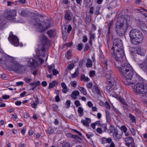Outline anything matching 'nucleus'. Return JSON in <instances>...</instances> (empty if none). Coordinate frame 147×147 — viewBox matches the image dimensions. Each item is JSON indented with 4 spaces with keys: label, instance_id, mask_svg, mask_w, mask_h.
Here are the masks:
<instances>
[{
    "label": "nucleus",
    "instance_id": "obj_8",
    "mask_svg": "<svg viewBox=\"0 0 147 147\" xmlns=\"http://www.w3.org/2000/svg\"><path fill=\"white\" fill-rule=\"evenodd\" d=\"M121 75L123 80V81L125 84L126 81H127V82H129L131 80L133 76L134 75V70L132 68L131 69L123 73V74H121Z\"/></svg>",
    "mask_w": 147,
    "mask_h": 147
},
{
    "label": "nucleus",
    "instance_id": "obj_35",
    "mask_svg": "<svg viewBox=\"0 0 147 147\" xmlns=\"http://www.w3.org/2000/svg\"><path fill=\"white\" fill-rule=\"evenodd\" d=\"M106 113L107 121L108 122H109L111 119L110 113L109 111H106Z\"/></svg>",
    "mask_w": 147,
    "mask_h": 147
},
{
    "label": "nucleus",
    "instance_id": "obj_21",
    "mask_svg": "<svg viewBox=\"0 0 147 147\" xmlns=\"http://www.w3.org/2000/svg\"><path fill=\"white\" fill-rule=\"evenodd\" d=\"M102 63L105 65V67L106 68V74H107V71H112H112L110 69L108 70L107 69V67L109 66V61H108V59L105 58H103L102 60Z\"/></svg>",
    "mask_w": 147,
    "mask_h": 147
},
{
    "label": "nucleus",
    "instance_id": "obj_42",
    "mask_svg": "<svg viewBox=\"0 0 147 147\" xmlns=\"http://www.w3.org/2000/svg\"><path fill=\"white\" fill-rule=\"evenodd\" d=\"M129 117L130 118V119L132 121V122H134L136 121L135 117L131 113H129Z\"/></svg>",
    "mask_w": 147,
    "mask_h": 147
},
{
    "label": "nucleus",
    "instance_id": "obj_31",
    "mask_svg": "<svg viewBox=\"0 0 147 147\" xmlns=\"http://www.w3.org/2000/svg\"><path fill=\"white\" fill-rule=\"evenodd\" d=\"M78 89L84 95L87 94V92L86 90L83 87L79 86Z\"/></svg>",
    "mask_w": 147,
    "mask_h": 147
},
{
    "label": "nucleus",
    "instance_id": "obj_45",
    "mask_svg": "<svg viewBox=\"0 0 147 147\" xmlns=\"http://www.w3.org/2000/svg\"><path fill=\"white\" fill-rule=\"evenodd\" d=\"M52 107L53 108V111H54L57 110L58 108V106L55 104H53L52 105Z\"/></svg>",
    "mask_w": 147,
    "mask_h": 147
},
{
    "label": "nucleus",
    "instance_id": "obj_48",
    "mask_svg": "<svg viewBox=\"0 0 147 147\" xmlns=\"http://www.w3.org/2000/svg\"><path fill=\"white\" fill-rule=\"evenodd\" d=\"M53 73V75L56 76L57 74L59 73V71L56 69H54L52 70V72Z\"/></svg>",
    "mask_w": 147,
    "mask_h": 147
},
{
    "label": "nucleus",
    "instance_id": "obj_5",
    "mask_svg": "<svg viewBox=\"0 0 147 147\" xmlns=\"http://www.w3.org/2000/svg\"><path fill=\"white\" fill-rule=\"evenodd\" d=\"M48 41V38L45 35L42 36L41 44L38 46V51H39L40 55L42 57H44L45 55V49L47 46Z\"/></svg>",
    "mask_w": 147,
    "mask_h": 147
},
{
    "label": "nucleus",
    "instance_id": "obj_38",
    "mask_svg": "<svg viewBox=\"0 0 147 147\" xmlns=\"http://www.w3.org/2000/svg\"><path fill=\"white\" fill-rule=\"evenodd\" d=\"M5 57L4 54L2 52L0 51V63H3L2 61L3 60L4 58Z\"/></svg>",
    "mask_w": 147,
    "mask_h": 147
},
{
    "label": "nucleus",
    "instance_id": "obj_26",
    "mask_svg": "<svg viewBox=\"0 0 147 147\" xmlns=\"http://www.w3.org/2000/svg\"><path fill=\"white\" fill-rule=\"evenodd\" d=\"M61 86L63 88L62 91L63 93H67L68 91L69 90L67 88L65 83L63 82H62L61 83Z\"/></svg>",
    "mask_w": 147,
    "mask_h": 147
},
{
    "label": "nucleus",
    "instance_id": "obj_7",
    "mask_svg": "<svg viewBox=\"0 0 147 147\" xmlns=\"http://www.w3.org/2000/svg\"><path fill=\"white\" fill-rule=\"evenodd\" d=\"M134 90L137 93L145 94L147 92V85L143 82L138 83L134 85Z\"/></svg>",
    "mask_w": 147,
    "mask_h": 147
},
{
    "label": "nucleus",
    "instance_id": "obj_60",
    "mask_svg": "<svg viewBox=\"0 0 147 147\" xmlns=\"http://www.w3.org/2000/svg\"><path fill=\"white\" fill-rule=\"evenodd\" d=\"M77 84V82L76 81H73L71 82V85L72 86L75 88Z\"/></svg>",
    "mask_w": 147,
    "mask_h": 147
},
{
    "label": "nucleus",
    "instance_id": "obj_62",
    "mask_svg": "<svg viewBox=\"0 0 147 147\" xmlns=\"http://www.w3.org/2000/svg\"><path fill=\"white\" fill-rule=\"evenodd\" d=\"M94 7H91L89 9V13L91 14H93L94 13Z\"/></svg>",
    "mask_w": 147,
    "mask_h": 147
},
{
    "label": "nucleus",
    "instance_id": "obj_16",
    "mask_svg": "<svg viewBox=\"0 0 147 147\" xmlns=\"http://www.w3.org/2000/svg\"><path fill=\"white\" fill-rule=\"evenodd\" d=\"M28 66L31 68L37 67L39 65L38 63L36 60L32 58L28 62Z\"/></svg>",
    "mask_w": 147,
    "mask_h": 147
},
{
    "label": "nucleus",
    "instance_id": "obj_18",
    "mask_svg": "<svg viewBox=\"0 0 147 147\" xmlns=\"http://www.w3.org/2000/svg\"><path fill=\"white\" fill-rule=\"evenodd\" d=\"M71 13L69 10H66L65 12V15L64 18L65 21L67 22H70L72 19V18L70 14Z\"/></svg>",
    "mask_w": 147,
    "mask_h": 147
},
{
    "label": "nucleus",
    "instance_id": "obj_23",
    "mask_svg": "<svg viewBox=\"0 0 147 147\" xmlns=\"http://www.w3.org/2000/svg\"><path fill=\"white\" fill-rule=\"evenodd\" d=\"M47 33L49 37L51 38L55 37L56 35L55 30L53 29H51L48 30Z\"/></svg>",
    "mask_w": 147,
    "mask_h": 147
},
{
    "label": "nucleus",
    "instance_id": "obj_25",
    "mask_svg": "<svg viewBox=\"0 0 147 147\" xmlns=\"http://www.w3.org/2000/svg\"><path fill=\"white\" fill-rule=\"evenodd\" d=\"M86 120L82 119L81 120V123H82L84 126L86 127H88L89 126V122L88 121H89V122H91V119L90 118H86Z\"/></svg>",
    "mask_w": 147,
    "mask_h": 147
},
{
    "label": "nucleus",
    "instance_id": "obj_4",
    "mask_svg": "<svg viewBox=\"0 0 147 147\" xmlns=\"http://www.w3.org/2000/svg\"><path fill=\"white\" fill-rule=\"evenodd\" d=\"M112 57L116 61V62L122 63L124 57V52L123 49H117L109 50Z\"/></svg>",
    "mask_w": 147,
    "mask_h": 147
},
{
    "label": "nucleus",
    "instance_id": "obj_58",
    "mask_svg": "<svg viewBox=\"0 0 147 147\" xmlns=\"http://www.w3.org/2000/svg\"><path fill=\"white\" fill-rule=\"evenodd\" d=\"M130 130L132 135L133 136H134L136 134V132L134 129L133 128H132L130 129Z\"/></svg>",
    "mask_w": 147,
    "mask_h": 147
},
{
    "label": "nucleus",
    "instance_id": "obj_63",
    "mask_svg": "<svg viewBox=\"0 0 147 147\" xmlns=\"http://www.w3.org/2000/svg\"><path fill=\"white\" fill-rule=\"evenodd\" d=\"M97 132L98 133L101 134L102 133V131L100 127H98L96 129Z\"/></svg>",
    "mask_w": 147,
    "mask_h": 147
},
{
    "label": "nucleus",
    "instance_id": "obj_1",
    "mask_svg": "<svg viewBox=\"0 0 147 147\" xmlns=\"http://www.w3.org/2000/svg\"><path fill=\"white\" fill-rule=\"evenodd\" d=\"M131 23L129 16L127 15H123L121 17L120 14H119L115 28L116 34L120 36H123L130 26Z\"/></svg>",
    "mask_w": 147,
    "mask_h": 147
},
{
    "label": "nucleus",
    "instance_id": "obj_40",
    "mask_svg": "<svg viewBox=\"0 0 147 147\" xmlns=\"http://www.w3.org/2000/svg\"><path fill=\"white\" fill-rule=\"evenodd\" d=\"M89 34H90L89 38L92 39L93 40H94L95 39V35L94 33H92L91 32H89Z\"/></svg>",
    "mask_w": 147,
    "mask_h": 147
},
{
    "label": "nucleus",
    "instance_id": "obj_39",
    "mask_svg": "<svg viewBox=\"0 0 147 147\" xmlns=\"http://www.w3.org/2000/svg\"><path fill=\"white\" fill-rule=\"evenodd\" d=\"M113 130H115L114 126L113 125H111L110 126L109 129L107 130L109 133H111L113 132Z\"/></svg>",
    "mask_w": 147,
    "mask_h": 147
},
{
    "label": "nucleus",
    "instance_id": "obj_11",
    "mask_svg": "<svg viewBox=\"0 0 147 147\" xmlns=\"http://www.w3.org/2000/svg\"><path fill=\"white\" fill-rule=\"evenodd\" d=\"M134 75H135L134 77V80H131L129 82H127V81H126L125 82V85H132L140 83V82H142L143 81V79L139 75L136 73L134 74Z\"/></svg>",
    "mask_w": 147,
    "mask_h": 147
},
{
    "label": "nucleus",
    "instance_id": "obj_64",
    "mask_svg": "<svg viewBox=\"0 0 147 147\" xmlns=\"http://www.w3.org/2000/svg\"><path fill=\"white\" fill-rule=\"evenodd\" d=\"M70 147V144L69 143H66L62 147Z\"/></svg>",
    "mask_w": 147,
    "mask_h": 147
},
{
    "label": "nucleus",
    "instance_id": "obj_6",
    "mask_svg": "<svg viewBox=\"0 0 147 147\" xmlns=\"http://www.w3.org/2000/svg\"><path fill=\"white\" fill-rule=\"evenodd\" d=\"M115 66L118 69L120 74H123V73L132 68L129 64L126 63L122 62L121 63V62L119 63V62H115Z\"/></svg>",
    "mask_w": 147,
    "mask_h": 147
},
{
    "label": "nucleus",
    "instance_id": "obj_44",
    "mask_svg": "<svg viewBox=\"0 0 147 147\" xmlns=\"http://www.w3.org/2000/svg\"><path fill=\"white\" fill-rule=\"evenodd\" d=\"M90 47L88 44L87 43H86L85 44V47L84 50V51H88L90 49Z\"/></svg>",
    "mask_w": 147,
    "mask_h": 147
},
{
    "label": "nucleus",
    "instance_id": "obj_51",
    "mask_svg": "<svg viewBox=\"0 0 147 147\" xmlns=\"http://www.w3.org/2000/svg\"><path fill=\"white\" fill-rule=\"evenodd\" d=\"M84 60L82 59L80 60L79 62V65L80 67L81 68H82L83 67V65Z\"/></svg>",
    "mask_w": 147,
    "mask_h": 147
},
{
    "label": "nucleus",
    "instance_id": "obj_46",
    "mask_svg": "<svg viewBox=\"0 0 147 147\" xmlns=\"http://www.w3.org/2000/svg\"><path fill=\"white\" fill-rule=\"evenodd\" d=\"M121 129L122 132V131L123 132H126V131H127V127L125 125H123L121 127Z\"/></svg>",
    "mask_w": 147,
    "mask_h": 147
},
{
    "label": "nucleus",
    "instance_id": "obj_3",
    "mask_svg": "<svg viewBox=\"0 0 147 147\" xmlns=\"http://www.w3.org/2000/svg\"><path fill=\"white\" fill-rule=\"evenodd\" d=\"M39 17L43 18L42 15L39 14L38 16L32 19V22L33 24L38 28L40 32H43L51 27V23L47 22L45 23V26H42L41 23V21L40 20Z\"/></svg>",
    "mask_w": 147,
    "mask_h": 147
},
{
    "label": "nucleus",
    "instance_id": "obj_55",
    "mask_svg": "<svg viewBox=\"0 0 147 147\" xmlns=\"http://www.w3.org/2000/svg\"><path fill=\"white\" fill-rule=\"evenodd\" d=\"M95 75V71H90L89 73V76L90 77H92Z\"/></svg>",
    "mask_w": 147,
    "mask_h": 147
},
{
    "label": "nucleus",
    "instance_id": "obj_49",
    "mask_svg": "<svg viewBox=\"0 0 147 147\" xmlns=\"http://www.w3.org/2000/svg\"><path fill=\"white\" fill-rule=\"evenodd\" d=\"M106 37L107 40V44L108 45V47L109 50H110L109 49V42L110 37H108V36H106ZM110 50L111 51V49Z\"/></svg>",
    "mask_w": 147,
    "mask_h": 147
},
{
    "label": "nucleus",
    "instance_id": "obj_32",
    "mask_svg": "<svg viewBox=\"0 0 147 147\" xmlns=\"http://www.w3.org/2000/svg\"><path fill=\"white\" fill-rule=\"evenodd\" d=\"M83 111V109L81 107H80L78 108V111L79 113L80 117H82L83 116L84 114Z\"/></svg>",
    "mask_w": 147,
    "mask_h": 147
},
{
    "label": "nucleus",
    "instance_id": "obj_13",
    "mask_svg": "<svg viewBox=\"0 0 147 147\" xmlns=\"http://www.w3.org/2000/svg\"><path fill=\"white\" fill-rule=\"evenodd\" d=\"M113 46L111 48V50L123 48L122 41L120 39L117 38L114 40Z\"/></svg>",
    "mask_w": 147,
    "mask_h": 147
},
{
    "label": "nucleus",
    "instance_id": "obj_12",
    "mask_svg": "<svg viewBox=\"0 0 147 147\" xmlns=\"http://www.w3.org/2000/svg\"><path fill=\"white\" fill-rule=\"evenodd\" d=\"M10 70L15 71L16 72L22 73L25 71L24 67L20 64H13L11 66Z\"/></svg>",
    "mask_w": 147,
    "mask_h": 147
},
{
    "label": "nucleus",
    "instance_id": "obj_47",
    "mask_svg": "<svg viewBox=\"0 0 147 147\" xmlns=\"http://www.w3.org/2000/svg\"><path fill=\"white\" fill-rule=\"evenodd\" d=\"M24 80L26 83H29L32 81V79L28 77H27L24 79Z\"/></svg>",
    "mask_w": 147,
    "mask_h": 147
},
{
    "label": "nucleus",
    "instance_id": "obj_2",
    "mask_svg": "<svg viewBox=\"0 0 147 147\" xmlns=\"http://www.w3.org/2000/svg\"><path fill=\"white\" fill-rule=\"evenodd\" d=\"M106 77L108 84V86L106 87L107 92L109 93L113 90H117L118 85L115 82V80L113 75L112 76V71H107V74L106 75Z\"/></svg>",
    "mask_w": 147,
    "mask_h": 147
},
{
    "label": "nucleus",
    "instance_id": "obj_30",
    "mask_svg": "<svg viewBox=\"0 0 147 147\" xmlns=\"http://www.w3.org/2000/svg\"><path fill=\"white\" fill-rule=\"evenodd\" d=\"M125 141L126 142L132 143L134 141V139L132 137H129L125 138Z\"/></svg>",
    "mask_w": 147,
    "mask_h": 147
},
{
    "label": "nucleus",
    "instance_id": "obj_41",
    "mask_svg": "<svg viewBox=\"0 0 147 147\" xmlns=\"http://www.w3.org/2000/svg\"><path fill=\"white\" fill-rule=\"evenodd\" d=\"M100 126L103 129L104 131L107 132V125L106 124H102Z\"/></svg>",
    "mask_w": 147,
    "mask_h": 147
},
{
    "label": "nucleus",
    "instance_id": "obj_43",
    "mask_svg": "<svg viewBox=\"0 0 147 147\" xmlns=\"http://www.w3.org/2000/svg\"><path fill=\"white\" fill-rule=\"evenodd\" d=\"M84 46L83 44L82 43H79L78 45V49L79 51H81Z\"/></svg>",
    "mask_w": 147,
    "mask_h": 147
},
{
    "label": "nucleus",
    "instance_id": "obj_20",
    "mask_svg": "<svg viewBox=\"0 0 147 147\" xmlns=\"http://www.w3.org/2000/svg\"><path fill=\"white\" fill-rule=\"evenodd\" d=\"M136 52L137 54L141 56H144L146 53L145 50L141 47H137L136 49Z\"/></svg>",
    "mask_w": 147,
    "mask_h": 147
},
{
    "label": "nucleus",
    "instance_id": "obj_10",
    "mask_svg": "<svg viewBox=\"0 0 147 147\" xmlns=\"http://www.w3.org/2000/svg\"><path fill=\"white\" fill-rule=\"evenodd\" d=\"M16 13V11L15 10H7L5 11L4 16L6 19L13 20L15 19Z\"/></svg>",
    "mask_w": 147,
    "mask_h": 147
},
{
    "label": "nucleus",
    "instance_id": "obj_15",
    "mask_svg": "<svg viewBox=\"0 0 147 147\" xmlns=\"http://www.w3.org/2000/svg\"><path fill=\"white\" fill-rule=\"evenodd\" d=\"M8 39L11 43L15 46H18L19 45V42L18 38L12 34L11 36L9 35Z\"/></svg>",
    "mask_w": 147,
    "mask_h": 147
},
{
    "label": "nucleus",
    "instance_id": "obj_33",
    "mask_svg": "<svg viewBox=\"0 0 147 147\" xmlns=\"http://www.w3.org/2000/svg\"><path fill=\"white\" fill-rule=\"evenodd\" d=\"M48 71L50 73H51L52 72V70L55 69V65L53 64L50 65H49L47 66Z\"/></svg>",
    "mask_w": 147,
    "mask_h": 147
},
{
    "label": "nucleus",
    "instance_id": "obj_28",
    "mask_svg": "<svg viewBox=\"0 0 147 147\" xmlns=\"http://www.w3.org/2000/svg\"><path fill=\"white\" fill-rule=\"evenodd\" d=\"M86 66L87 68H92V61L89 58L87 59V62L86 64Z\"/></svg>",
    "mask_w": 147,
    "mask_h": 147
},
{
    "label": "nucleus",
    "instance_id": "obj_36",
    "mask_svg": "<svg viewBox=\"0 0 147 147\" xmlns=\"http://www.w3.org/2000/svg\"><path fill=\"white\" fill-rule=\"evenodd\" d=\"M74 67V64L73 63H71L69 64L65 69V71H68V70H70L72 69H73Z\"/></svg>",
    "mask_w": 147,
    "mask_h": 147
},
{
    "label": "nucleus",
    "instance_id": "obj_22",
    "mask_svg": "<svg viewBox=\"0 0 147 147\" xmlns=\"http://www.w3.org/2000/svg\"><path fill=\"white\" fill-rule=\"evenodd\" d=\"M113 24V20H111L110 21L109 23L107 24V30L106 31L107 32V34H106V36H108V37H110V29L111 27V26Z\"/></svg>",
    "mask_w": 147,
    "mask_h": 147
},
{
    "label": "nucleus",
    "instance_id": "obj_29",
    "mask_svg": "<svg viewBox=\"0 0 147 147\" xmlns=\"http://www.w3.org/2000/svg\"><path fill=\"white\" fill-rule=\"evenodd\" d=\"M117 99L122 104L127 106V102L125 100L121 97L119 96L118 98Z\"/></svg>",
    "mask_w": 147,
    "mask_h": 147
},
{
    "label": "nucleus",
    "instance_id": "obj_24",
    "mask_svg": "<svg viewBox=\"0 0 147 147\" xmlns=\"http://www.w3.org/2000/svg\"><path fill=\"white\" fill-rule=\"evenodd\" d=\"M29 84L30 86H34L30 89V90H34L37 86L40 85V81L39 80L34 81L32 83H30Z\"/></svg>",
    "mask_w": 147,
    "mask_h": 147
},
{
    "label": "nucleus",
    "instance_id": "obj_37",
    "mask_svg": "<svg viewBox=\"0 0 147 147\" xmlns=\"http://www.w3.org/2000/svg\"><path fill=\"white\" fill-rule=\"evenodd\" d=\"M47 131L49 134H52L54 132V129L53 127H48Z\"/></svg>",
    "mask_w": 147,
    "mask_h": 147
},
{
    "label": "nucleus",
    "instance_id": "obj_27",
    "mask_svg": "<svg viewBox=\"0 0 147 147\" xmlns=\"http://www.w3.org/2000/svg\"><path fill=\"white\" fill-rule=\"evenodd\" d=\"M58 84V82L57 81L54 80L52 81L51 82H50L49 84V86L48 89H51L53 88L54 87Z\"/></svg>",
    "mask_w": 147,
    "mask_h": 147
},
{
    "label": "nucleus",
    "instance_id": "obj_56",
    "mask_svg": "<svg viewBox=\"0 0 147 147\" xmlns=\"http://www.w3.org/2000/svg\"><path fill=\"white\" fill-rule=\"evenodd\" d=\"M65 105L67 107L69 108L71 104V101L70 100H67L65 103Z\"/></svg>",
    "mask_w": 147,
    "mask_h": 147
},
{
    "label": "nucleus",
    "instance_id": "obj_17",
    "mask_svg": "<svg viewBox=\"0 0 147 147\" xmlns=\"http://www.w3.org/2000/svg\"><path fill=\"white\" fill-rule=\"evenodd\" d=\"M122 132L121 133H119V131L115 129L114 132V134L113 136L114 139L116 141H118L121 138L122 136Z\"/></svg>",
    "mask_w": 147,
    "mask_h": 147
},
{
    "label": "nucleus",
    "instance_id": "obj_52",
    "mask_svg": "<svg viewBox=\"0 0 147 147\" xmlns=\"http://www.w3.org/2000/svg\"><path fill=\"white\" fill-rule=\"evenodd\" d=\"M105 106L106 107V108L109 109L111 108L110 106L109 103L107 101H106L105 103Z\"/></svg>",
    "mask_w": 147,
    "mask_h": 147
},
{
    "label": "nucleus",
    "instance_id": "obj_50",
    "mask_svg": "<svg viewBox=\"0 0 147 147\" xmlns=\"http://www.w3.org/2000/svg\"><path fill=\"white\" fill-rule=\"evenodd\" d=\"M100 7H97L96 8V10L94 12V14L96 15H98L100 14L99 10Z\"/></svg>",
    "mask_w": 147,
    "mask_h": 147
},
{
    "label": "nucleus",
    "instance_id": "obj_57",
    "mask_svg": "<svg viewBox=\"0 0 147 147\" xmlns=\"http://www.w3.org/2000/svg\"><path fill=\"white\" fill-rule=\"evenodd\" d=\"M74 104L77 107H78L81 105V104L79 101L78 100H76L74 102Z\"/></svg>",
    "mask_w": 147,
    "mask_h": 147
},
{
    "label": "nucleus",
    "instance_id": "obj_14",
    "mask_svg": "<svg viewBox=\"0 0 147 147\" xmlns=\"http://www.w3.org/2000/svg\"><path fill=\"white\" fill-rule=\"evenodd\" d=\"M143 40V36L142 33L140 32L138 35L135 37L133 39H131V43L134 45H137L142 42Z\"/></svg>",
    "mask_w": 147,
    "mask_h": 147
},
{
    "label": "nucleus",
    "instance_id": "obj_19",
    "mask_svg": "<svg viewBox=\"0 0 147 147\" xmlns=\"http://www.w3.org/2000/svg\"><path fill=\"white\" fill-rule=\"evenodd\" d=\"M140 31L136 29H132L129 32V35L131 39H133L135 37L138 35V33Z\"/></svg>",
    "mask_w": 147,
    "mask_h": 147
},
{
    "label": "nucleus",
    "instance_id": "obj_59",
    "mask_svg": "<svg viewBox=\"0 0 147 147\" xmlns=\"http://www.w3.org/2000/svg\"><path fill=\"white\" fill-rule=\"evenodd\" d=\"M82 42L84 43H85L88 40V38L87 36L86 35H85L83 37Z\"/></svg>",
    "mask_w": 147,
    "mask_h": 147
},
{
    "label": "nucleus",
    "instance_id": "obj_9",
    "mask_svg": "<svg viewBox=\"0 0 147 147\" xmlns=\"http://www.w3.org/2000/svg\"><path fill=\"white\" fill-rule=\"evenodd\" d=\"M72 28L71 25H68L67 23H64L62 26V34L63 39H66L68 34L72 30Z\"/></svg>",
    "mask_w": 147,
    "mask_h": 147
},
{
    "label": "nucleus",
    "instance_id": "obj_61",
    "mask_svg": "<svg viewBox=\"0 0 147 147\" xmlns=\"http://www.w3.org/2000/svg\"><path fill=\"white\" fill-rule=\"evenodd\" d=\"M34 98L35 100V102L37 104H38L39 102V99L38 97V96L37 95L34 96Z\"/></svg>",
    "mask_w": 147,
    "mask_h": 147
},
{
    "label": "nucleus",
    "instance_id": "obj_54",
    "mask_svg": "<svg viewBox=\"0 0 147 147\" xmlns=\"http://www.w3.org/2000/svg\"><path fill=\"white\" fill-rule=\"evenodd\" d=\"M86 86L88 88L91 89L92 87V83L90 82L86 84Z\"/></svg>",
    "mask_w": 147,
    "mask_h": 147
},
{
    "label": "nucleus",
    "instance_id": "obj_53",
    "mask_svg": "<svg viewBox=\"0 0 147 147\" xmlns=\"http://www.w3.org/2000/svg\"><path fill=\"white\" fill-rule=\"evenodd\" d=\"M72 130L73 131L75 132L78 135H79L80 136H82V134L81 133L76 129H72Z\"/></svg>",
    "mask_w": 147,
    "mask_h": 147
},
{
    "label": "nucleus",
    "instance_id": "obj_34",
    "mask_svg": "<svg viewBox=\"0 0 147 147\" xmlns=\"http://www.w3.org/2000/svg\"><path fill=\"white\" fill-rule=\"evenodd\" d=\"M73 138L75 139V140L76 139H79L80 140H78L77 141V142L78 143H81L82 141V139L80 137H79L78 136L76 135H74Z\"/></svg>",
    "mask_w": 147,
    "mask_h": 147
}]
</instances>
